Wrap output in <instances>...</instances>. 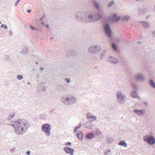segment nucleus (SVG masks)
Listing matches in <instances>:
<instances>
[{
	"label": "nucleus",
	"mask_w": 155,
	"mask_h": 155,
	"mask_svg": "<svg viewBox=\"0 0 155 155\" xmlns=\"http://www.w3.org/2000/svg\"><path fill=\"white\" fill-rule=\"evenodd\" d=\"M75 18L78 21L94 23L99 21L101 16L97 12L94 11L84 13L82 12H77L74 15Z\"/></svg>",
	"instance_id": "obj_1"
},
{
	"label": "nucleus",
	"mask_w": 155,
	"mask_h": 155,
	"mask_svg": "<svg viewBox=\"0 0 155 155\" xmlns=\"http://www.w3.org/2000/svg\"><path fill=\"white\" fill-rule=\"evenodd\" d=\"M10 125L13 127L14 132L18 135H22L27 130L29 126V122L24 119H19L13 120L11 122Z\"/></svg>",
	"instance_id": "obj_2"
},
{
	"label": "nucleus",
	"mask_w": 155,
	"mask_h": 155,
	"mask_svg": "<svg viewBox=\"0 0 155 155\" xmlns=\"http://www.w3.org/2000/svg\"><path fill=\"white\" fill-rule=\"evenodd\" d=\"M61 101L64 104L71 105L74 104L76 101V98L75 96L69 94L63 96L61 98Z\"/></svg>",
	"instance_id": "obj_3"
},
{
	"label": "nucleus",
	"mask_w": 155,
	"mask_h": 155,
	"mask_svg": "<svg viewBox=\"0 0 155 155\" xmlns=\"http://www.w3.org/2000/svg\"><path fill=\"white\" fill-rule=\"evenodd\" d=\"M117 100L121 104H124L126 101V97L124 94H123L121 92L119 91L116 93Z\"/></svg>",
	"instance_id": "obj_4"
},
{
	"label": "nucleus",
	"mask_w": 155,
	"mask_h": 155,
	"mask_svg": "<svg viewBox=\"0 0 155 155\" xmlns=\"http://www.w3.org/2000/svg\"><path fill=\"white\" fill-rule=\"evenodd\" d=\"M143 140L150 145H153L155 143V138L152 134L151 135L145 136L143 137Z\"/></svg>",
	"instance_id": "obj_5"
},
{
	"label": "nucleus",
	"mask_w": 155,
	"mask_h": 155,
	"mask_svg": "<svg viewBox=\"0 0 155 155\" xmlns=\"http://www.w3.org/2000/svg\"><path fill=\"white\" fill-rule=\"evenodd\" d=\"M101 47L98 45H92L88 48L89 52L91 54H94L101 50Z\"/></svg>",
	"instance_id": "obj_6"
},
{
	"label": "nucleus",
	"mask_w": 155,
	"mask_h": 155,
	"mask_svg": "<svg viewBox=\"0 0 155 155\" xmlns=\"http://www.w3.org/2000/svg\"><path fill=\"white\" fill-rule=\"evenodd\" d=\"M103 28L106 35L108 37L110 38L112 31L109 24L107 23H104L103 25Z\"/></svg>",
	"instance_id": "obj_7"
},
{
	"label": "nucleus",
	"mask_w": 155,
	"mask_h": 155,
	"mask_svg": "<svg viewBox=\"0 0 155 155\" xmlns=\"http://www.w3.org/2000/svg\"><path fill=\"white\" fill-rule=\"evenodd\" d=\"M51 130V125L49 124H45L42 126V131L44 132L48 136H49L51 134L50 132Z\"/></svg>",
	"instance_id": "obj_8"
},
{
	"label": "nucleus",
	"mask_w": 155,
	"mask_h": 155,
	"mask_svg": "<svg viewBox=\"0 0 155 155\" xmlns=\"http://www.w3.org/2000/svg\"><path fill=\"white\" fill-rule=\"evenodd\" d=\"M134 78L135 80L137 81L144 82L146 80L144 74L141 73L135 74Z\"/></svg>",
	"instance_id": "obj_9"
},
{
	"label": "nucleus",
	"mask_w": 155,
	"mask_h": 155,
	"mask_svg": "<svg viewBox=\"0 0 155 155\" xmlns=\"http://www.w3.org/2000/svg\"><path fill=\"white\" fill-rule=\"evenodd\" d=\"M84 127L88 129H91L94 126L92 120H90L89 121H87L83 124Z\"/></svg>",
	"instance_id": "obj_10"
},
{
	"label": "nucleus",
	"mask_w": 155,
	"mask_h": 155,
	"mask_svg": "<svg viewBox=\"0 0 155 155\" xmlns=\"http://www.w3.org/2000/svg\"><path fill=\"white\" fill-rule=\"evenodd\" d=\"M64 150L67 153L71 155H73L74 154V150L68 147H65L63 148Z\"/></svg>",
	"instance_id": "obj_11"
},
{
	"label": "nucleus",
	"mask_w": 155,
	"mask_h": 155,
	"mask_svg": "<svg viewBox=\"0 0 155 155\" xmlns=\"http://www.w3.org/2000/svg\"><path fill=\"white\" fill-rule=\"evenodd\" d=\"M107 61L113 64L117 63L119 62V61L116 58L113 56H111L107 58Z\"/></svg>",
	"instance_id": "obj_12"
},
{
	"label": "nucleus",
	"mask_w": 155,
	"mask_h": 155,
	"mask_svg": "<svg viewBox=\"0 0 155 155\" xmlns=\"http://www.w3.org/2000/svg\"><path fill=\"white\" fill-rule=\"evenodd\" d=\"M57 89L59 91L63 92L66 91L67 90V87L66 85L61 84L59 85L58 86Z\"/></svg>",
	"instance_id": "obj_13"
},
{
	"label": "nucleus",
	"mask_w": 155,
	"mask_h": 155,
	"mask_svg": "<svg viewBox=\"0 0 155 155\" xmlns=\"http://www.w3.org/2000/svg\"><path fill=\"white\" fill-rule=\"evenodd\" d=\"M138 10V13H147V9L145 8H141L140 7H138L137 8Z\"/></svg>",
	"instance_id": "obj_14"
},
{
	"label": "nucleus",
	"mask_w": 155,
	"mask_h": 155,
	"mask_svg": "<svg viewBox=\"0 0 155 155\" xmlns=\"http://www.w3.org/2000/svg\"><path fill=\"white\" fill-rule=\"evenodd\" d=\"M140 23L142 25L143 27L144 28H148L150 26V23L147 21H140Z\"/></svg>",
	"instance_id": "obj_15"
},
{
	"label": "nucleus",
	"mask_w": 155,
	"mask_h": 155,
	"mask_svg": "<svg viewBox=\"0 0 155 155\" xmlns=\"http://www.w3.org/2000/svg\"><path fill=\"white\" fill-rule=\"evenodd\" d=\"M86 117L87 119L90 118L92 119L93 121L96 120L97 117L94 116L90 112H88L86 115Z\"/></svg>",
	"instance_id": "obj_16"
},
{
	"label": "nucleus",
	"mask_w": 155,
	"mask_h": 155,
	"mask_svg": "<svg viewBox=\"0 0 155 155\" xmlns=\"http://www.w3.org/2000/svg\"><path fill=\"white\" fill-rule=\"evenodd\" d=\"M120 19V18L119 17H117V14L116 13H114L113 15V18L110 20L113 21H117L119 20Z\"/></svg>",
	"instance_id": "obj_17"
},
{
	"label": "nucleus",
	"mask_w": 155,
	"mask_h": 155,
	"mask_svg": "<svg viewBox=\"0 0 155 155\" xmlns=\"http://www.w3.org/2000/svg\"><path fill=\"white\" fill-rule=\"evenodd\" d=\"M134 112L138 115H140L143 114L144 112L143 110H138L137 109H135L134 110Z\"/></svg>",
	"instance_id": "obj_18"
},
{
	"label": "nucleus",
	"mask_w": 155,
	"mask_h": 155,
	"mask_svg": "<svg viewBox=\"0 0 155 155\" xmlns=\"http://www.w3.org/2000/svg\"><path fill=\"white\" fill-rule=\"evenodd\" d=\"M107 53V51L105 49L102 50L101 51L100 54V59L101 60H102L104 58V56Z\"/></svg>",
	"instance_id": "obj_19"
},
{
	"label": "nucleus",
	"mask_w": 155,
	"mask_h": 155,
	"mask_svg": "<svg viewBox=\"0 0 155 155\" xmlns=\"http://www.w3.org/2000/svg\"><path fill=\"white\" fill-rule=\"evenodd\" d=\"M150 85L153 88H155V82L152 79H150L149 81Z\"/></svg>",
	"instance_id": "obj_20"
},
{
	"label": "nucleus",
	"mask_w": 155,
	"mask_h": 155,
	"mask_svg": "<svg viewBox=\"0 0 155 155\" xmlns=\"http://www.w3.org/2000/svg\"><path fill=\"white\" fill-rule=\"evenodd\" d=\"M118 145L123 146L124 147H127V143L125 142L124 140H122L118 143Z\"/></svg>",
	"instance_id": "obj_21"
},
{
	"label": "nucleus",
	"mask_w": 155,
	"mask_h": 155,
	"mask_svg": "<svg viewBox=\"0 0 155 155\" xmlns=\"http://www.w3.org/2000/svg\"><path fill=\"white\" fill-rule=\"evenodd\" d=\"M86 138L91 139L94 137V134L93 133H89L86 135Z\"/></svg>",
	"instance_id": "obj_22"
},
{
	"label": "nucleus",
	"mask_w": 155,
	"mask_h": 155,
	"mask_svg": "<svg viewBox=\"0 0 155 155\" xmlns=\"http://www.w3.org/2000/svg\"><path fill=\"white\" fill-rule=\"evenodd\" d=\"M137 95L136 91H132L130 93V96L133 97H137Z\"/></svg>",
	"instance_id": "obj_23"
},
{
	"label": "nucleus",
	"mask_w": 155,
	"mask_h": 155,
	"mask_svg": "<svg viewBox=\"0 0 155 155\" xmlns=\"http://www.w3.org/2000/svg\"><path fill=\"white\" fill-rule=\"evenodd\" d=\"M28 53V48L26 47L23 48L22 51H20V53L23 54H25Z\"/></svg>",
	"instance_id": "obj_24"
},
{
	"label": "nucleus",
	"mask_w": 155,
	"mask_h": 155,
	"mask_svg": "<svg viewBox=\"0 0 155 155\" xmlns=\"http://www.w3.org/2000/svg\"><path fill=\"white\" fill-rule=\"evenodd\" d=\"M114 138L112 137H109L107 138L106 142L108 143H111L113 142Z\"/></svg>",
	"instance_id": "obj_25"
},
{
	"label": "nucleus",
	"mask_w": 155,
	"mask_h": 155,
	"mask_svg": "<svg viewBox=\"0 0 155 155\" xmlns=\"http://www.w3.org/2000/svg\"><path fill=\"white\" fill-rule=\"evenodd\" d=\"M76 135L78 138L79 139H82L83 137V133L80 131V133H78L76 134Z\"/></svg>",
	"instance_id": "obj_26"
},
{
	"label": "nucleus",
	"mask_w": 155,
	"mask_h": 155,
	"mask_svg": "<svg viewBox=\"0 0 155 155\" xmlns=\"http://www.w3.org/2000/svg\"><path fill=\"white\" fill-rule=\"evenodd\" d=\"M93 5L94 6L97 10H99L100 9L99 4L96 1H94V2Z\"/></svg>",
	"instance_id": "obj_27"
},
{
	"label": "nucleus",
	"mask_w": 155,
	"mask_h": 155,
	"mask_svg": "<svg viewBox=\"0 0 155 155\" xmlns=\"http://www.w3.org/2000/svg\"><path fill=\"white\" fill-rule=\"evenodd\" d=\"M129 18L130 17L129 16L126 15L123 18L122 20L123 21H126L129 20Z\"/></svg>",
	"instance_id": "obj_28"
},
{
	"label": "nucleus",
	"mask_w": 155,
	"mask_h": 155,
	"mask_svg": "<svg viewBox=\"0 0 155 155\" xmlns=\"http://www.w3.org/2000/svg\"><path fill=\"white\" fill-rule=\"evenodd\" d=\"M114 0H112L110 2L108 5V7L110 8L112 7L114 4Z\"/></svg>",
	"instance_id": "obj_29"
},
{
	"label": "nucleus",
	"mask_w": 155,
	"mask_h": 155,
	"mask_svg": "<svg viewBox=\"0 0 155 155\" xmlns=\"http://www.w3.org/2000/svg\"><path fill=\"white\" fill-rule=\"evenodd\" d=\"M15 114L11 113L10 115H9L7 117V119L8 120H10V119L13 118L14 116H15Z\"/></svg>",
	"instance_id": "obj_30"
},
{
	"label": "nucleus",
	"mask_w": 155,
	"mask_h": 155,
	"mask_svg": "<svg viewBox=\"0 0 155 155\" xmlns=\"http://www.w3.org/2000/svg\"><path fill=\"white\" fill-rule=\"evenodd\" d=\"M112 48L115 51L117 50V45H116L114 43H112L111 45Z\"/></svg>",
	"instance_id": "obj_31"
},
{
	"label": "nucleus",
	"mask_w": 155,
	"mask_h": 155,
	"mask_svg": "<svg viewBox=\"0 0 155 155\" xmlns=\"http://www.w3.org/2000/svg\"><path fill=\"white\" fill-rule=\"evenodd\" d=\"M131 86L134 88V90L135 91L137 90V85L134 84H131Z\"/></svg>",
	"instance_id": "obj_32"
},
{
	"label": "nucleus",
	"mask_w": 155,
	"mask_h": 155,
	"mask_svg": "<svg viewBox=\"0 0 155 155\" xmlns=\"http://www.w3.org/2000/svg\"><path fill=\"white\" fill-rule=\"evenodd\" d=\"M23 78V76L22 75H18L17 76V78L19 80H21Z\"/></svg>",
	"instance_id": "obj_33"
},
{
	"label": "nucleus",
	"mask_w": 155,
	"mask_h": 155,
	"mask_svg": "<svg viewBox=\"0 0 155 155\" xmlns=\"http://www.w3.org/2000/svg\"><path fill=\"white\" fill-rule=\"evenodd\" d=\"M151 35L152 37L155 38V30L151 32Z\"/></svg>",
	"instance_id": "obj_34"
},
{
	"label": "nucleus",
	"mask_w": 155,
	"mask_h": 155,
	"mask_svg": "<svg viewBox=\"0 0 155 155\" xmlns=\"http://www.w3.org/2000/svg\"><path fill=\"white\" fill-rule=\"evenodd\" d=\"M65 145L66 146H71V143L69 142H67L65 143Z\"/></svg>",
	"instance_id": "obj_35"
},
{
	"label": "nucleus",
	"mask_w": 155,
	"mask_h": 155,
	"mask_svg": "<svg viewBox=\"0 0 155 155\" xmlns=\"http://www.w3.org/2000/svg\"><path fill=\"white\" fill-rule=\"evenodd\" d=\"M0 27L1 28L4 27L5 29H7L8 28L7 26L6 25H5L3 24H2Z\"/></svg>",
	"instance_id": "obj_36"
},
{
	"label": "nucleus",
	"mask_w": 155,
	"mask_h": 155,
	"mask_svg": "<svg viewBox=\"0 0 155 155\" xmlns=\"http://www.w3.org/2000/svg\"><path fill=\"white\" fill-rule=\"evenodd\" d=\"M65 81H66L67 83H69L71 81H70V79H69L68 78H65Z\"/></svg>",
	"instance_id": "obj_37"
},
{
	"label": "nucleus",
	"mask_w": 155,
	"mask_h": 155,
	"mask_svg": "<svg viewBox=\"0 0 155 155\" xmlns=\"http://www.w3.org/2000/svg\"><path fill=\"white\" fill-rule=\"evenodd\" d=\"M110 152V150H107L104 152V153L105 155H107L108 153Z\"/></svg>",
	"instance_id": "obj_38"
},
{
	"label": "nucleus",
	"mask_w": 155,
	"mask_h": 155,
	"mask_svg": "<svg viewBox=\"0 0 155 155\" xmlns=\"http://www.w3.org/2000/svg\"><path fill=\"white\" fill-rule=\"evenodd\" d=\"M4 120L2 119H0V126L4 124Z\"/></svg>",
	"instance_id": "obj_39"
},
{
	"label": "nucleus",
	"mask_w": 155,
	"mask_h": 155,
	"mask_svg": "<svg viewBox=\"0 0 155 155\" xmlns=\"http://www.w3.org/2000/svg\"><path fill=\"white\" fill-rule=\"evenodd\" d=\"M20 0H18V1H17L16 2H15V7H16V6L17 5L18 3V2H19V1H20Z\"/></svg>",
	"instance_id": "obj_40"
},
{
	"label": "nucleus",
	"mask_w": 155,
	"mask_h": 155,
	"mask_svg": "<svg viewBox=\"0 0 155 155\" xmlns=\"http://www.w3.org/2000/svg\"><path fill=\"white\" fill-rule=\"evenodd\" d=\"M30 151L29 150L27 151L26 153V155H30Z\"/></svg>",
	"instance_id": "obj_41"
},
{
	"label": "nucleus",
	"mask_w": 155,
	"mask_h": 155,
	"mask_svg": "<svg viewBox=\"0 0 155 155\" xmlns=\"http://www.w3.org/2000/svg\"><path fill=\"white\" fill-rule=\"evenodd\" d=\"M30 28L32 30H34V29H35V28H34V27L31 25L30 26Z\"/></svg>",
	"instance_id": "obj_42"
},
{
	"label": "nucleus",
	"mask_w": 155,
	"mask_h": 155,
	"mask_svg": "<svg viewBox=\"0 0 155 155\" xmlns=\"http://www.w3.org/2000/svg\"><path fill=\"white\" fill-rule=\"evenodd\" d=\"M120 39L119 38H117L116 39V41L117 42H119L120 41Z\"/></svg>",
	"instance_id": "obj_43"
},
{
	"label": "nucleus",
	"mask_w": 155,
	"mask_h": 155,
	"mask_svg": "<svg viewBox=\"0 0 155 155\" xmlns=\"http://www.w3.org/2000/svg\"><path fill=\"white\" fill-rule=\"evenodd\" d=\"M93 59L94 60H97V59H98V57H96V56H94L93 57Z\"/></svg>",
	"instance_id": "obj_44"
},
{
	"label": "nucleus",
	"mask_w": 155,
	"mask_h": 155,
	"mask_svg": "<svg viewBox=\"0 0 155 155\" xmlns=\"http://www.w3.org/2000/svg\"><path fill=\"white\" fill-rule=\"evenodd\" d=\"M78 129L76 127H75L74 130V133L75 134V132H76L77 130Z\"/></svg>",
	"instance_id": "obj_45"
},
{
	"label": "nucleus",
	"mask_w": 155,
	"mask_h": 155,
	"mask_svg": "<svg viewBox=\"0 0 155 155\" xmlns=\"http://www.w3.org/2000/svg\"><path fill=\"white\" fill-rule=\"evenodd\" d=\"M9 33L10 35V36H11L12 35V32L11 30H10L9 31Z\"/></svg>",
	"instance_id": "obj_46"
},
{
	"label": "nucleus",
	"mask_w": 155,
	"mask_h": 155,
	"mask_svg": "<svg viewBox=\"0 0 155 155\" xmlns=\"http://www.w3.org/2000/svg\"><path fill=\"white\" fill-rule=\"evenodd\" d=\"M145 0H135L137 2H142L144 1Z\"/></svg>",
	"instance_id": "obj_47"
},
{
	"label": "nucleus",
	"mask_w": 155,
	"mask_h": 155,
	"mask_svg": "<svg viewBox=\"0 0 155 155\" xmlns=\"http://www.w3.org/2000/svg\"><path fill=\"white\" fill-rule=\"evenodd\" d=\"M150 15H147L146 18L145 19L146 20H147L149 17H150Z\"/></svg>",
	"instance_id": "obj_48"
},
{
	"label": "nucleus",
	"mask_w": 155,
	"mask_h": 155,
	"mask_svg": "<svg viewBox=\"0 0 155 155\" xmlns=\"http://www.w3.org/2000/svg\"><path fill=\"white\" fill-rule=\"evenodd\" d=\"M45 15H44L42 17H41V20L42 19L44 18H45Z\"/></svg>",
	"instance_id": "obj_49"
},
{
	"label": "nucleus",
	"mask_w": 155,
	"mask_h": 155,
	"mask_svg": "<svg viewBox=\"0 0 155 155\" xmlns=\"http://www.w3.org/2000/svg\"><path fill=\"white\" fill-rule=\"evenodd\" d=\"M81 125H82V124H81V122H80V123H79V125L78 126L79 127V128H80V127H81Z\"/></svg>",
	"instance_id": "obj_50"
},
{
	"label": "nucleus",
	"mask_w": 155,
	"mask_h": 155,
	"mask_svg": "<svg viewBox=\"0 0 155 155\" xmlns=\"http://www.w3.org/2000/svg\"><path fill=\"white\" fill-rule=\"evenodd\" d=\"M27 12L28 13H29L30 12H31V10H27Z\"/></svg>",
	"instance_id": "obj_51"
},
{
	"label": "nucleus",
	"mask_w": 155,
	"mask_h": 155,
	"mask_svg": "<svg viewBox=\"0 0 155 155\" xmlns=\"http://www.w3.org/2000/svg\"><path fill=\"white\" fill-rule=\"evenodd\" d=\"M45 26L48 29L49 28V26L48 25H45Z\"/></svg>",
	"instance_id": "obj_52"
},
{
	"label": "nucleus",
	"mask_w": 155,
	"mask_h": 155,
	"mask_svg": "<svg viewBox=\"0 0 155 155\" xmlns=\"http://www.w3.org/2000/svg\"><path fill=\"white\" fill-rule=\"evenodd\" d=\"M144 104L146 106H147L148 105V104L147 102H144Z\"/></svg>",
	"instance_id": "obj_53"
},
{
	"label": "nucleus",
	"mask_w": 155,
	"mask_h": 155,
	"mask_svg": "<svg viewBox=\"0 0 155 155\" xmlns=\"http://www.w3.org/2000/svg\"><path fill=\"white\" fill-rule=\"evenodd\" d=\"M137 43L138 44H141V42H139V41H137Z\"/></svg>",
	"instance_id": "obj_54"
},
{
	"label": "nucleus",
	"mask_w": 155,
	"mask_h": 155,
	"mask_svg": "<svg viewBox=\"0 0 155 155\" xmlns=\"http://www.w3.org/2000/svg\"><path fill=\"white\" fill-rule=\"evenodd\" d=\"M75 127H76V128H77V129H79L80 128H79V127L78 126H76Z\"/></svg>",
	"instance_id": "obj_55"
},
{
	"label": "nucleus",
	"mask_w": 155,
	"mask_h": 155,
	"mask_svg": "<svg viewBox=\"0 0 155 155\" xmlns=\"http://www.w3.org/2000/svg\"><path fill=\"white\" fill-rule=\"evenodd\" d=\"M38 28H35V29L34 30L38 31Z\"/></svg>",
	"instance_id": "obj_56"
},
{
	"label": "nucleus",
	"mask_w": 155,
	"mask_h": 155,
	"mask_svg": "<svg viewBox=\"0 0 155 155\" xmlns=\"http://www.w3.org/2000/svg\"><path fill=\"white\" fill-rule=\"evenodd\" d=\"M153 10L155 12V5L154 6Z\"/></svg>",
	"instance_id": "obj_57"
},
{
	"label": "nucleus",
	"mask_w": 155,
	"mask_h": 155,
	"mask_svg": "<svg viewBox=\"0 0 155 155\" xmlns=\"http://www.w3.org/2000/svg\"><path fill=\"white\" fill-rule=\"evenodd\" d=\"M41 70H44V68H42L41 67L40 68Z\"/></svg>",
	"instance_id": "obj_58"
},
{
	"label": "nucleus",
	"mask_w": 155,
	"mask_h": 155,
	"mask_svg": "<svg viewBox=\"0 0 155 155\" xmlns=\"http://www.w3.org/2000/svg\"><path fill=\"white\" fill-rule=\"evenodd\" d=\"M41 23L42 25H45L44 23V22H41Z\"/></svg>",
	"instance_id": "obj_59"
},
{
	"label": "nucleus",
	"mask_w": 155,
	"mask_h": 155,
	"mask_svg": "<svg viewBox=\"0 0 155 155\" xmlns=\"http://www.w3.org/2000/svg\"><path fill=\"white\" fill-rule=\"evenodd\" d=\"M35 64H38V62H36Z\"/></svg>",
	"instance_id": "obj_60"
},
{
	"label": "nucleus",
	"mask_w": 155,
	"mask_h": 155,
	"mask_svg": "<svg viewBox=\"0 0 155 155\" xmlns=\"http://www.w3.org/2000/svg\"><path fill=\"white\" fill-rule=\"evenodd\" d=\"M73 52V51H71L70 52H71V53H72Z\"/></svg>",
	"instance_id": "obj_61"
},
{
	"label": "nucleus",
	"mask_w": 155,
	"mask_h": 155,
	"mask_svg": "<svg viewBox=\"0 0 155 155\" xmlns=\"http://www.w3.org/2000/svg\"><path fill=\"white\" fill-rule=\"evenodd\" d=\"M39 74H38L37 78H39Z\"/></svg>",
	"instance_id": "obj_62"
},
{
	"label": "nucleus",
	"mask_w": 155,
	"mask_h": 155,
	"mask_svg": "<svg viewBox=\"0 0 155 155\" xmlns=\"http://www.w3.org/2000/svg\"><path fill=\"white\" fill-rule=\"evenodd\" d=\"M27 84H30V83L29 82H28V83H27Z\"/></svg>",
	"instance_id": "obj_63"
},
{
	"label": "nucleus",
	"mask_w": 155,
	"mask_h": 155,
	"mask_svg": "<svg viewBox=\"0 0 155 155\" xmlns=\"http://www.w3.org/2000/svg\"><path fill=\"white\" fill-rule=\"evenodd\" d=\"M24 27H26V26L25 25H24Z\"/></svg>",
	"instance_id": "obj_64"
}]
</instances>
